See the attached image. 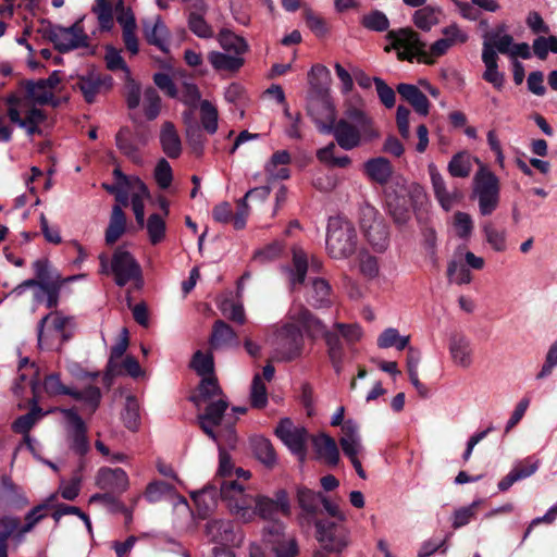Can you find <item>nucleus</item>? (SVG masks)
<instances>
[{"mask_svg":"<svg viewBox=\"0 0 557 557\" xmlns=\"http://www.w3.org/2000/svg\"><path fill=\"white\" fill-rule=\"evenodd\" d=\"M221 498L230 512L243 522L255 519L258 494L250 493L240 482L225 480L220 483Z\"/></svg>","mask_w":557,"mask_h":557,"instance_id":"0eeeda50","label":"nucleus"},{"mask_svg":"<svg viewBox=\"0 0 557 557\" xmlns=\"http://www.w3.org/2000/svg\"><path fill=\"white\" fill-rule=\"evenodd\" d=\"M331 133H333L337 144L345 150L370 143L380 136L372 119L364 111L357 108L346 110L345 117L333 125Z\"/></svg>","mask_w":557,"mask_h":557,"instance_id":"20e7f679","label":"nucleus"},{"mask_svg":"<svg viewBox=\"0 0 557 557\" xmlns=\"http://www.w3.org/2000/svg\"><path fill=\"white\" fill-rule=\"evenodd\" d=\"M499 191L498 177L485 164H480L473 176V196L478 199L482 215H490L496 210L499 203Z\"/></svg>","mask_w":557,"mask_h":557,"instance_id":"1a4fd4ad","label":"nucleus"},{"mask_svg":"<svg viewBox=\"0 0 557 557\" xmlns=\"http://www.w3.org/2000/svg\"><path fill=\"white\" fill-rule=\"evenodd\" d=\"M398 94L408 101L417 113L425 116L429 114L430 102L426 96L414 85L399 84Z\"/></svg>","mask_w":557,"mask_h":557,"instance_id":"2f4dec72","label":"nucleus"},{"mask_svg":"<svg viewBox=\"0 0 557 557\" xmlns=\"http://www.w3.org/2000/svg\"><path fill=\"white\" fill-rule=\"evenodd\" d=\"M126 231V216L121 206H114L106 231V243L113 245Z\"/></svg>","mask_w":557,"mask_h":557,"instance_id":"4c0bfd02","label":"nucleus"},{"mask_svg":"<svg viewBox=\"0 0 557 557\" xmlns=\"http://www.w3.org/2000/svg\"><path fill=\"white\" fill-rule=\"evenodd\" d=\"M317 540L330 553H342L349 545V531L334 522L317 521Z\"/></svg>","mask_w":557,"mask_h":557,"instance_id":"dca6fc26","label":"nucleus"},{"mask_svg":"<svg viewBox=\"0 0 557 557\" xmlns=\"http://www.w3.org/2000/svg\"><path fill=\"white\" fill-rule=\"evenodd\" d=\"M331 287L323 278H314L308 287L307 299L318 308L329 307L331 305Z\"/></svg>","mask_w":557,"mask_h":557,"instance_id":"c9c22d12","label":"nucleus"},{"mask_svg":"<svg viewBox=\"0 0 557 557\" xmlns=\"http://www.w3.org/2000/svg\"><path fill=\"white\" fill-rule=\"evenodd\" d=\"M324 495L307 487L297 488V502L307 517L314 518L320 511Z\"/></svg>","mask_w":557,"mask_h":557,"instance_id":"72a5a7b5","label":"nucleus"},{"mask_svg":"<svg viewBox=\"0 0 557 557\" xmlns=\"http://www.w3.org/2000/svg\"><path fill=\"white\" fill-rule=\"evenodd\" d=\"M388 44L385 51L395 50L399 60L412 61L418 58L422 62L423 53H426L425 44L420 40L418 33L411 28L389 30L386 35Z\"/></svg>","mask_w":557,"mask_h":557,"instance_id":"f8f14e48","label":"nucleus"},{"mask_svg":"<svg viewBox=\"0 0 557 557\" xmlns=\"http://www.w3.org/2000/svg\"><path fill=\"white\" fill-rule=\"evenodd\" d=\"M277 437L296 455L304 457L308 433L304 426L283 419L275 429Z\"/></svg>","mask_w":557,"mask_h":557,"instance_id":"aec40b11","label":"nucleus"},{"mask_svg":"<svg viewBox=\"0 0 557 557\" xmlns=\"http://www.w3.org/2000/svg\"><path fill=\"white\" fill-rule=\"evenodd\" d=\"M49 38L61 52L88 47V36L81 23L70 27L54 26L49 32Z\"/></svg>","mask_w":557,"mask_h":557,"instance_id":"f3484780","label":"nucleus"},{"mask_svg":"<svg viewBox=\"0 0 557 557\" xmlns=\"http://www.w3.org/2000/svg\"><path fill=\"white\" fill-rule=\"evenodd\" d=\"M96 485L110 493H124L129 486L127 473L121 468H100L96 475Z\"/></svg>","mask_w":557,"mask_h":557,"instance_id":"5701e85b","label":"nucleus"},{"mask_svg":"<svg viewBox=\"0 0 557 557\" xmlns=\"http://www.w3.org/2000/svg\"><path fill=\"white\" fill-rule=\"evenodd\" d=\"M289 162V153L281 150L272 156L264 169L271 180H285L289 176V170L286 168Z\"/></svg>","mask_w":557,"mask_h":557,"instance_id":"58836bf2","label":"nucleus"},{"mask_svg":"<svg viewBox=\"0 0 557 557\" xmlns=\"http://www.w3.org/2000/svg\"><path fill=\"white\" fill-rule=\"evenodd\" d=\"M441 13V9L426 5L413 13L412 21L419 29L429 32L432 27L440 24Z\"/></svg>","mask_w":557,"mask_h":557,"instance_id":"c03bdc74","label":"nucleus"},{"mask_svg":"<svg viewBox=\"0 0 557 557\" xmlns=\"http://www.w3.org/2000/svg\"><path fill=\"white\" fill-rule=\"evenodd\" d=\"M211 347L214 349L237 345V335L225 322L219 320L214 323L211 338Z\"/></svg>","mask_w":557,"mask_h":557,"instance_id":"e433bc0d","label":"nucleus"},{"mask_svg":"<svg viewBox=\"0 0 557 557\" xmlns=\"http://www.w3.org/2000/svg\"><path fill=\"white\" fill-rule=\"evenodd\" d=\"M190 367L201 377L213 375V357L209 352L203 354L202 351L198 350L193 357Z\"/></svg>","mask_w":557,"mask_h":557,"instance_id":"774afa93","label":"nucleus"},{"mask_svg":"<svg viewBox=\"0 0 557 557\" xmlns=\"http://www.w3.org/2000/svg\"><path fill=\"white\" fill-rule=\"evenodd\" d=\"M256 500L255 518L261 517L262 519L274 520L277 513L284 516L290 513V503L285 490L277 491L274 499L258 494Z\"/></svg>","mask_w":557,"mask_h":557,"instance_id":"6ab92c4d","label":"nucleus"},{"mask_svg":"<svg viewBox=\"0 0 557 557\" xmlns=\"http://www.w3.org/2000/svg\"><path fill=\"white\" fill-rule=\"evenodd\" d=\"M57 495H50L42 504L34 507L25 517L26 523L20 530V539L28 533L41 519L46 517L45 511L52 506Z\"/></svg>","mask_w":557,"mask_h":557,"instance_id":"5fc2aeb1","label":"nucleus"},{"mask_svg":"<svg viewBox=\"0 0 557 557\" xmlns=\"http://www.w3.org/2000/svg\"><path fill=\"white\" fill-rule=\"evenodd\" d=\"M364 169L368 176L379 184H385L393 172L389 161L382 157L367 161Z\"/></svg>","mask_w":557,"mask_h":557,"instance_id":"a19ab883","label":"nucleus"},{"mask_svg":"<svg viewBox=\"0 0 557 557\" xmlns=\"http://www.w3.org/2000/svg\"><path fill=\"white\" fill-rule=\"evenodd\" d=\"M180 100L188 106L190 109L183 113V121L186 125V134L189 139L193 149L197 154L202 153L205 139L198 131L196 123L194 122V110L199 107L200 103V91L198 87L193 83H184L180 92L177 91Z\"/></svg>","mask_w":557,"mask_h":557,"instance_id":"ddd939ff","label":"nucleus"},{"mask_svg":"<svg viewBox=\"0 0 557 557\" xmlns=\"http://www.w3.org/2000/svg\"><path fill=\"white\" fill-rule=\"evenodd\" d=\"M482 232L492 250L496 252L507 250V232L505 230L497 228L491 222H486L482 225Z\"/></svg>","mask_w":557,"mask_h":557,"instance_id":"49530a36","label":"nucleus"},{"mask_svg":"<svg viewBox=\"0 0 557 557\" xmlns=\"http://www.w3.org/2000/svg\"><path fill=\"white\" fill-rule=\"evenodd\" d=\"M100 272L111 274L116 285L125 286L141 278V268L133 255L124 247L114 250L111 260L106 255L99 257Z\"/></svg>","mask_w":557,"mask_h":557,"instance_id":"6e6552de","label":"nucleus"},{"mask_svg":"<svg viewBox=\"0 0 557 557\" xmlns=\"http://www.w3.org/2000/svg\"><path fill=\"white\" fill-rule=\"evenodd\" d=\"M329 76L330 71L321 64L313 65L309 74L310 90L307 111L322 133H331L335 124L336 112L329 88L313 82V78L327 81Z\"/></svg>","mask_w":557,"mask_h":557,"instance_id":"7ed1b4c3","label":"nucleus"},{"mask_svg":"<svg viewBox=\"0 0 557 557\" xmlns=\"http://www.w3.org/2000/svg\"><path fill=\"white\" fill-rule=\"evenodd\" d=\"M357 260L359 271L363 276L370 280L379 276L380 268L374 256L369 255L367 251H360Z\"/></svg>","mask_w":557,"mask_h":557,"instance_id":"338daca9","label":"nucleus"},{"mask_svg":"<svg viewBox=\"0 0 557 557\" xmlns=\"http://www.w3.org/2000/svg\"><path fill=\"white\" fill-rule=\"evenodd\" d=\"M219 446V469L218 476L225 480H243L247 481L250 479L251 473L248 470H244L242 468H234L232 459L230 455L225 451L224 447H228L226 444H221Z\"/></svg>","mask_w":557,"mask_h":557,"instance_id":"c756f323","label":"nucleus"},{"mask_svg":"<svg viewBox=\"0 0 557 557\" xmlns=\"http://www.w3.org/2000/svg\"><path fill=\"white\" fill-rule=\"evenodd\" d=\"M424 198L423 188L419 184L410 183L388 193L386 201L395 222L404 224L409 220L411 210Z\"/></svg>","mask_w":557,"mask_h":557,"instance_id":"9b49d317","label":"nucleus"},{"mask_svg":"<svg viewBox=\"0 0 557 557\" xmlns=\"http://www.w3.org/2000/svg\"><path fill=\"white\" fill-rule=\"evenodd\" d=\"M206 531L211 541L223 546L235 545L239 542L234 524L228 520H212L206 525Z\"/></svg>","mask_w":557,"mask_h":557,"instance_id":"a878e982","label":"nucleus"},{"mask_svg":"<svg viewBox=\"0 0 557 557\" xmlns=\"http://www.w3.org/2000/svg\"><path fill=\"white\" fill-rule=\"evenodd\" d=\"M0 557H8V540L14 534L20 537L21 521L15 516L7 515L0 518Z\"/></svg>","mask_w":557,"mask_h":557,"instance_id":"ea45409f","label":"nucleus"},{"mask_svg":"<svg viewBox=\"0 0 557 557\" xmlns=\"http://www.w3.org/2000/svg\"><path fill=\"white\" fill-rule=\"evenodd\" d=\"M442 37L435 40L423 53L422 63L433 64L435 60L448 52L455 46L467 42L469 36L458 24L451 23L441 30Z\"/></svg>","mask_w":557,"mask_h":557,"instance_id":"2eb2a0df","label":"nucleus"},{"mask_svg":"<svg viewBox=\"0 0 557 557\" xmlns=\"http://www.w3.org/2000/svg\"><path fill=\"white\" fill-rule=\"evenodd\" d=\"M70 396L79 403L83 412L91 414L100 405L101 391L95 385H87L81 389L71 388Z\"/></svg>","mask_w":557,"mask_h":557,"instance_id":"c85d7f7f","label":"nucleus"},{"mask_svg":"<svg viewBox=\"0 0 557 557\" xmlns=\"http://www.w3.org/2000/svg\"><path fill=\"white\" fill-rule=\"evenodd\" d=\"M227 409V400L220 397L205 406V411L198 416V420L202 431L218 445L226 444L234 448L237 442L234 429L237 418Z\"/></svg>","mask_w":557,"mask_h":557,"instance_id":"39448f33","label":"nucleus"},{"mask_svg":"<svg viewBox=\"0 0 557 557\" xmlns=\"http://www.w3.org/2000/svg\"><path fill=\"white\" fill-rule=\"evenodd\" d=\"M211 65L219 71H237L244 64V58L236 54H226L212 51L208 54Z\"/></svg>","mask_w":557,"mask_h":557,"instance_id":"a18cd8bd","label":"nucleus"},{"mask_svg":"<svg viewBox=\"0 0 557 557\" xmlns=\"http://www.w3.org/2000/svg\"><path fill=\"white\" fill-rule=\"evenodd\" d=\"M357 248V233L348 221L333 220L329 224L326 249L334 259L350 257Z\"/></svg>","mask_w":557,"mask_h":557,"instance_id":"9d476101","label":"nucleus"},{"mask_svg":"<svg viewBox=\"0 0 557 557\" xmlns=\"http://www.w3.org/2000/svg\"><path fill=\"white\" fill-rule=\"evenodd\" d=\"M27 96L9 101L7 115L9 120L33 136L46 120L45 112L36 104L53 103L54 95L42 79L26 83Z\"/></svg>","mask_w":557,"mask_h":557,"instance_id":"f03ea898","label":"nucleus"},{"mask_svg":"<svg viewBox=\"0 0 557 557\" xmlns=\"http://www.w3.org/2000/svg\"><path fill=\"white\" fill-rule=\"evenodd\" d=\"M483 164L478 158L467 151L456 153L448 163L447 170L453 177H468L472 171L473 163Z\"/></svg>","mask_w":557,"mask_h":557,"instance_id":"f704fd0d","label":"nucleus"},{"mask_svg":"<svg viewBox=\"0 0 557 557\" xmlns=\"http://www.w3.org/2000/svg\"><path fill=\"white\" fill-rule=\"evenodd\" d=\"M174 495V486L163 481H153L149 483L145 492V497L150 503H157L166 497L172 498Z\"/></svg>","mask_w":557,"mask_h":557,"instance_id":"13d9d810","label":"nucleus"},{"mask_svg":"<svg viewBox=\"0 0 557 557\" xmlns=\"http://www.w3.org/2000/svg\"><path fill=\"white\" fill-rule=\"evenodd\" d=\"M308 267L306 253L302 249L295 248L293 250V269L289 270V282L293 287L304 282Z\"/></svg>","mask_w":557,"mask_h":557,"instance_id":"6e6d98bb","label":"nucleus"},{"mask_svg":"<svg viewBox=\"0 0 557 557\" xmlns=\"http://www.w3.org/2000/svg\"><path fill=\"white\" fill-rule=\"evenodd\" d=\"M143 107L145 115L147 116L148 120H154L159 115L161 100L158 92L152 87H148L145 89Z\"/></svg>","mask_w":557,"mask_h":557,"instance_id":"e2e57ef3","label":"nucleus"},{"mask_svg":"<svg viewBox=\"0 0 557 557\" xmlns=\"http://www.w3.org/2000/svg\"><path fill=\"white\" fill-rule=\"evenodd\" d=\"M61 412L65 419L66 437L71 448L77 454L84 455L89 448L85 422L73 408L61 409Z\"/></svg>","mask_w":557,"mask_h":557,"instance_id":"a211bd4d","label":"nucleus"},{"mask_svg":"<svg viewBox=\"0 0 557 557\" xmlns=\"http://www.w3.org/2000/svg\"><path fill=\"white\" fill-rule=\"evenodd\" d=\"M448 351L451 362L457 368L467 370L474 362V349L471 341L463 334H453L449 337Z\"/></svg>","mask_w":557,"mask_h":557,"instance_id":"412c9836","label":"nucleus"},{"mask_svg":"<svg viewBox=\"0 0 557 557\" xmlns=\"http://www.w3.org/2000/svg\"><path fill=\"white\" fill-rule=\"evenodd\" d=\"M313 448L318 458L330 466H336L339 461V450L334 438L321 433L312 438Z\"/></svg>","mask_w":557,"mask_h":557,"instance_id":"bb28decb","label":"nucleus"},{"mask_svg":"<svg viewBox=\"0 0 557 557\" xmlns=\"http://www.w3.org/2000/svg\"><path fill=\"white\" fill-rule=\"evenodd\" d=\"M364 236L367 237L369 244L377 251H383L388 243V232L387 226L384 221L376 222L374 225H370L362 230Z\"/></svg>","mask_w":557,"mask_h":557,"instance_id":"09e8293b","label":"nucleus"},{"mask_svg":"<svg viewBox=\"0 0 557 557\" xmlns=\"http://www.w3.org/2000/svg\"><path fill=\"white\" fill-rule=\"evenodd\" d=\"M361 24L367 29L373 32H384L389 27V21L387 16L379 10L371 11L370 13L363 15L361 18Z\"/></svg>","mask_w":557,"mask_h":557,"instance_id":"69168bd1","label":"nucleus"},{"mask_svg":"<svg viewBox=\"0 0 557 557\" xmlns=\"http://www.w3.org/2000/svg\"><path fill=\"white\" fill-rule=\"evenodd\" d=\"M107 81L111 82L110 78H102L99 73L91 71L79 76L75 86L82 91L87 102H92Z\"/></svg>","mask_w":557,"mask_h":557,"instance_id":"473e14b6","label":"nucleus"},{"mask_svg":"<svg viewBox=\"0 0 557 557\" xmlns=\"http://www.w3.org/2000/svg\"><path fill=\"white\" fill-rule=\"evenodd\" d=\"M220 46L227 52L242 57L247 50L248 45L244 38L235 35L231 30H221L218 37Z\"/></svg>","mask_w":557,"mask_h":557,"instance_id":"8fccbe9b","label":"nucleus"},{"mask_svg":"<svg viewBox=\"0 0 557 557\" xmlns=\"http://www.w3.org/2000/svg\"><path fill=\"white\" fill-rule=\"evenodd\" d=\"M144 33L147 41L150 45L158 47L163 52L168 51V29L160 17H157L153 21L144 22Z\"/></svg>","mask_w":557,"mask_h":557,"instance_id":"7c9ffc66","label":"nucleus"},{"mask_svg":"<svg viewBox=\"0 0 557 557\" xmlns=\"http://www.w3.org/2000/svg\"><path fill=\"white\" fill-rule=\"evenodd\" d=\"M410 342V336H403L394 327L385 329L377 337V346L380 348L386 349L391 347H395L397 350H403L408 347Z\"/></svg>","mask_w":557,"mask_h":557,"instance_id":"3c124183","label":"nucleus"},{"mask_svg":"<svg viewBox=\"0 0 557 557\" xmlns=\"http://www.w3.org/2000/svg\"><path fill=\"white\" fill-rule=\"evenodd\" d=\"M428 171L431 177V183L433 187V191L435 198L440 202L441 207L445 211H449L455 205H457L461 198L462 194L457 188L449 190L446 187V183L442 174L438 172L435 164L431 163L428 166Z\"/></svg>","mask_w":557,"mask_h":557,"instance_id":"4be33fe9","label":"nucleus"},{"mask_svg":"<svg viewBox=\"0 0 557 557\" xmlns=\"http://www.w3.org/2000/svg\"><path fill=\"white\" fill-rule=\"evenodd\" d=\"M147 230L149 242L152 245H158L165 238L166 224L163 216L158 213H152L145 221L144 225Z\"/></svg>","mask_w":557,"mask_h":557,"instance_id":"864d4df0","label":"nucleus"},{"mask_svg":"<svg viewBox=\"0 0 557 557\" xmlns=\"http://www.w3.org/2000/svg\"><path fill=\"white\" fill-rule=\"evenodd\" d=\"M160 145L162 151L171 159L182 153V140L172 122H164L160 129Z\"/></svg>","mask_w":557,"mask_h":557,"instance_id":"cd10ccee","label":"nucleus"},{"mask_svg":"<svg viewBox=\"0 0 557 557\" xmlns=\"http://www.w3.org/2000/svg\"><path fill=\"white\" fill-rule=\"evenodd\" d=\"M199 119L205 132L210 135L216 133L219 127V111L215 104L209 100H201L199 103Z\"/></svg>","mask_w":557,"mask_h":557,"instance_id":"79ce46f5","label":"nucleus"},{"mask_svg":"<svg viewBox=\"0 0 557 557\" xmlns=\"http://www.w3.org/2000/svg\"><path fill=\"white\" fill-rule=\"evenodd\" d=\"M455 234L461 239H469L473 233V220L469 213L457 211L453 216Z\"/></svg>","mask_w":557,"mask_h":557,"instance_id":"bf43d9fd","label":"nucleus"},{"mask_svg":"<svg viewBox=\"0 0 557 557\" xmlns=\"http://www.w3.org/2000/svg\"><path fill=\"white\" fill-rule=\"evenodd\" d=\"M122 419L127 429L135 431L139 425V404L136 398L128 396L126 397L124 411Z\"/></svg>","mask_w":557,"mask_h":557,"instance_id":"680f3d73","label":"nucleus"},{"mask_svg":"<svg viewBox=\"0 0 557 557\" xmlns=\"http://www.w3.org/2000/svg\"><path fill=\"white\" fill-rule=\"evenodd\" d=\"M116 146L119 149L132 160H140L138 147L133 143L128 128H122L116 134Z\"/></svg>","mask_w":557,"mask_h":557,"instance_id":"0e129e2a","label":"nucleus"},{"mask_svg":"<svg viewBox=\"0 0 557 557\" xmlns=\"http://www.w3.org/2000/svg\"><path fill=\"white\" fill-rule=\"evenodd\" d=\"M483 504L482 499L473 500L470 505L459 507L454 510L451 525L454 529L462 528L475 518L479 507Z\"/></svg>","mask_w":557,"mask_h":557,"instance_id":"4d7b16f0","label":"nucleus"},{"mask_svg":"<svg viewBox=\"0 0 557 557\" xmlns=\"http://www.w3.org/2000/svg\"><path fill=\"white\" fill-rule=\"evenodd\" d=\"M102 30H111L114 24L112 7L107 0H96L92 8Z\"/></svg>","mask_w":557,"mask_h":557,"instance_id":"052dcab7","label":"nucleus"},{"mask_svg":"<svg viewBox=\"0 0 557 557\" xmlns=\"http://www.w3.org/2000/svg\"><path fill=\"white\" fill-rule=\"evenodd\" d=\"M339 445L349 459L357 458L363 453L359 425L355 421L347 420L342 425Z\"/></svg>","mask_w":557,"mask_h":557,"instance_id":"b1692460","label":"nucleus"},{"mask_svg":"<svg viewBox=\"0 0 557 557\" xmlns=\"http://www.w3.org/2000/svg\"><path fill=\"white\" fill-rule=\"evenodd\" d=\"M274 358L290 361L300 356L304 345L302 334L298 326L287 323L278 329L271 341Z\"/></svg>","mask_w":557,"mask_h":557,"instance_id":"4468645a","label":"nucleus"},{"mask_svg":"<svg viewBox=\"0 0 557 557\" xmlns=\"http://www.w3.org/2000/svg\"><path fill=\"white\" fill-rule=\"evenodd\" d=\"M221 393V388L218 385L214 375L202 376V380L199 384V394L193 397V400L196 406L200 408L205 404L207 405L210 401H215L213 398L215 396H220Z\"/></svg>","mask_w":557,"mask_h":557,"instance_id":"37998d69","label":"nucleus"},{"mask_svg":"<svg viewBox=\"0 0 557 557\" xmlns=\"http://www.w3.org/2000/svg\"><path fill=\"white\" fill-rule=\"evenodd\" d=\"M447 276L450 282L457 285L469 284L472 281L470 269L463 263L462 258L456 253L447 267Z\"/></svg>","mask_w":557,"mask_h":557,"instance_id":"de8ad7c7","label":"nucleus"},{"mask_svg":"<svg viewBox=\"0 0 557 557\" xmlns=\"http://www.w3.org/2000/svg\"><path fill=\"white\" fill-rule=\"evenodd\" d=\"M74 327L75 320L73 317L65 315L58 310L51 311L38 323V346L48 350L59 348L71 338Z\"/></svg>","mask_w":557,"mask_h":557,"instance_id":"423d86ee","label":"nucleus"},{"mask_svg":"<svg viewBox=\"0 0 557 557\" xmlns=\"http://www.w3.org/2000/svg\"><path fill=\"white\" fill-rule=\"evenodd\" d=\"M482 61L485 65L483 79L500 90L505 84V75L498 71V57L488 42L483 44Z\"/></svg>","mask_w":557,"mask_h":557,"instance_id":"393cba45","label":"nucleus"},{"mask_svg":"<svg viewBox=\"0 0 557 557\" xmlns=\"http://www.w3.org/2000/svg\"><path fill=\"white\" fill-rule=\"evenodd\" d=\"M290 318L301 324L311 336L323 334L327 347L329 358L337 373L342 371L345 350L339 337H343L347 345L358 343L363 335L362 327L357 323H334L332 331H326L322 322L315 319L309 310L302 307H293Z\"/></svg>","mask_w":557,"mask_h":557,"instance_id":"f257e3e1","label":"nucleus"},{"mask_svg":"<svg viewBox=\"0 0 557 557\" xmlns=\"http://www.w3.org/2000/svg\"><path fill=\"white\" fill-rule=\"evenodd\" d=\"M251 447L258 460L267 467H273L276 463V455L269 440L264 437H255L251 441Z\"/></svg>","mask_w":557,"mask_h":557,"instance_id":"603ef678","label":"nucleus"}]
</instances>
